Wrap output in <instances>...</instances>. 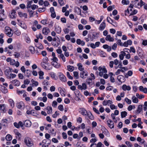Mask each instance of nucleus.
Returning <instances> with one entry per match:
<instances>
[{
  "mask_svg": "<svg viewBox=\"0 0 147 147\" xmlns=\"http://www.w3.org/2000/svg\"><path fill=\"white\" fill-rule=\"evenodd\" d=\"M125 54L126 53L123 51H121L120 52V54L119 55V58L121 60L123 59Z\"/></svg>",
  "mask_w": 147,
  "mask_h": 147,
  "instance_id": "obj_15",
  "label": "nucleus"
},
{
  "mask_svg": "<svg viewBox=\"0 0 147 147\" xmlns=\"http://www.w3.org/2000/svg\"><path fill=\"white\" fill-rule=\"evenodd\" d=\"M6 106L4 104L0 105V111H1L2 113H5L6 112V110L5 109Z\"/></svg>",
  "mask_w": 147,
  "mask_h": 147,
  "instance_id": "obj_9",
  "label": "nucleus"
},
{
  "mask_svg": "<svg viewBox=\"0 0 147 147\" xmlns=\"http://www.w3.org/2000/svg\"><path fill=\"white\" fill-rule=\"evenodd\" d=\"M15 58H18L20 56V54L19 53L15 52L13 54Z\"/></svg>",
  "mask_w": 147,
  "mask_h": 147,
  "instance_id": "obj_51",
  "label": "nucleus"
},
{
  "mask_svg": "<svg viewBox=\"0 0 147 147\" xmlns=\"http://www.w3.org/2000/svg\"><path fill=\"white\" fill-rule=\"evenodd\" d=\"M131 99L133 102L134 103H138V100L134 96L132 97Z\"/></svg>",
  "mask_w": 147,
  "mask_h": 147,
  "instance_id": "obj_29",
  "label": "nucleus"
},
{
  "mask_svg": "<svg viewBox=\"0 0 147 147\" xmlns=\"http://www.w3.org/2000/svg\"><path fill=\"white\" fill-rule=\"evenodd\" d=\"M8 101L10 106L12 107H13L14 105V102L13 100L11 99H10L8 100Z\"/></svg>",
  "mask_w": 147,
  "mask_h": 147,
  "instance_id": "obj_36",
  "label": "nucleus"
},
{
  "mask_svg": "<svg viewBox=\"0 0 147 147\" xmlns=\"http://www.w3.org/2000/svg\"><path fill=\"white\" fill-rule=\"evenodd\" d=\"M89 118L91 120H93L94 119L93 116L92 115L91 113L90 112H89L87 114Z\"/></svg>",
  "mask_w": 147,
  "mask_h": 147,
  "instance_id": "obj_41",
  "label": "nucleus"
},
{
  "mask_svg": "<svg viewBox=\"0 0 147 147\" xmlns=\"http://www.w3.org/2000/svg\"><path fill=\"white\" fill-rule=\"evenodd\" d=\"M122 88L124 91L126 90H130L131 89L130 87L129 86H127L125 84H124L123 85Z\"/></svg>",
  "mask_w": 147,
  "mask_h": 147,
  "instance_id": "obj_14",
  "label": "nucleus"
},
{
  "mask_svg": "<svg viewBox=\"0 0 147 147\" xmlns=\"http://www.w3.org/2000/svg\"><path fill=\"white\" fill-rule=\"evenodd\" d=\"M115 39L117 40V43L118 45L122 46V44L121 43V40L120 39L118 40L117 38H115Z\"/></svg>",
  "mask_w": 147,
  "mask_h": 147,
  "instance_id": "obj_45",
  "label": "nucleus"
},
{
  "mask_svg": "<svg viewBox=\"0 0 147 147\" xmlns=\"http://www.w3.org/2000/svg\"><path fill=\"white\" fill-rule=\"evenodd\" d=\"M129 3V0H122V3L123 5H127Z\"/></svg>",
  "mask_w": 147,
  "mask_h": 147,
  "instance_id": "obj_42",
  "label": "nucleus"
},
{
  "mask_svg": "<svg viewBox=\"0 0 147 147\" xmlns=\"http://www.w3.org/2000/svg\"><path fill=\"white\" fill-rule=\"evenodd\" d=\"M59 57L61 58L63 62L65 61V58L64 57V55L63 54H60Z\"/></svg>",
  "mask_w": 147,
  "mask_h": 147,
  "instance_id": "obj_44",
  "label": "nucleus"
},
{
  "mask_svg": "<svg viewBox=\"0 0 147 147\" xmlns=\"http://www.w3.org/2000/svg\"><path fill=\"white\" fill-rule=\"evenodd\" d=\"M46 109L47 110V113L48 114H51L52 113V109L51 107L48 106L46 108Z\"/></svg>",
  "mask_w": 147,
  "mask_h": 147,
  "instance_id": "obj_26",
  "label": "nucleus"
},
{
  "mask_svg": "<svg viewBox=\"0 0 147 147\" xmlns=\"http://www.w3.org/2000/svg\"><path fill=\"white\" fill-rule=\"evenodd\" d=\"M125 143L129 147H131L132 146V144L129 142L126 141Z\"/></svg>",
  "mask_w": 147,
  "mask_h": 147,
  "instance_id": "obj_54",
  "label": "nucleus"
},
{
  "mask_svg": "<svg viewBox=\"0 0 147 147\" xmlns=\"http://www.w3.org/2000/svg\"><path fill=\"white\" fill-rule=\"evenodd\" d=\"M60 93L61 95L63 96H65V91L63 90V89L60 88Z\"/></svg>",
  "mask_w": 147,
  "mask_h": 147,
  "instance_id": "obj_50",
  "label": "nucleus"
},
{
  "mask_svg": "<svg viewBox=\"0 0 147 147\" xmlns=\"http://www.w3.org/2000/svg\"><path fill=\"white\" fill-rule=\"evenodd\" d=\"M30 82V81L28 79H26L24 82V84H28Z\"/></svg>",
  "mask_w": 147,
  "mask_h": 147,
  "instance_id": "obj_63",
  "label": "nucleus"
},
{
  "mask_svg": "<svg viewBox=\"0 0 147 147\" xmlns=\"http://www.w3.org/2000/svg\"><path fill=\"white\" fill-rule=\"evenodd\" d=\"M17 107L19 109H23L24 108V104L23 102H20L17 103Z\"/></svg>",
  "mask_w": 147,
  "mask_h": 147,
  "instance_id": "obj_10",
  "label": "nucleus"
},
{
  "mask_svg": "<svg viewBox=\"0 0 147 147\" xmlns=\"http://www.w3.org/2000/svg\"><path fill=\"white\" fill-rule=\"evenodd\" d=\"M1 91L3 93H6L8 92V90L6 88L2 85H0Z\"/></svg>",
  "mask_w": 147,
  "mask_h": 147,
  "instance_id": "obj_8",
  "label": "nucleus"
},
{
  "mask_svg": "<svg viewBox=\"0 0 147 147\" xmlns=\"http://www.w3.org/2000/svg\"><path fill=\"white\" fill-rule=\"evenodd\" d=\"M38 44L39 45V46H37L38 44L36 45V46L37 47L38 49H42L43 48V46L40 43H38Z\"/></svg>",
  "mask_w": 147,
  "mask_h": 147,
  "instance_id": "obj_55",
  "label": "nucleus"
},
{
  "mask_svg": "<svg viewBox=\"0 0 147 147\" xmlns=\"http://www.w3.org/2000/svg\"><path fill=\"white\" fill-rule=\"evenodd\" d=\"M55 30L57 33L59 34L61 32V29L60 27L59 26H56L55 28Z\"/></svg>",
  "mask_w": 147,
  "mask_h": 147,
  "instance_id": "obj_33",
  "label": "nucleus"
},
{
  "mask_svg": "<svg viewBox=\"0 0 147 147\" xmlns=\"http://www.w3.org/2000/svg\"><path fill=\"white\" fill-rule=\"evenodd\" d=\"M110 108L112 110L116 109L117 108V106H115L113 104H111L110 105Z\"/></svg>",
  "mask_w": 147,
  "mask_h": 147,
  "instance_id": "obj_52",
  "label": "nucleus"
},
{
  "mask_svg": "<svg viewBox=\"0 0 147 147\" xmlns=\"http://www.w3.org/2000/svg\"><path fill=\"white\" fill-rule=\"evenodd\" d=\"M106 40L109 41L110 42H113L114 41V39L111 37L110 35H107L105 38Z\"/></svg>",
  "mask_w": 147,
  "mask_h": 147,
  "instance_id": "obj_22",
  "label": "nucleus"
},
{
  "mask_svg": "<svg viewBox=\"0 0 147 147\" xmlns=\"http://www.w3.org/2000/svg\"><path fill=\"white\" fill-rule=\"evenodd\" d=\"M24 142L28 146H31L33 145L31 139L28 137H26L24 139Z\"/></svg>",
  "mask_w": 147,
  "mask_h": 147,
  "instance_id": "obj_3",
  "label": "nucleus"
},
{
  "mask_svg": "<svg viewBox=\"0 0 147 147\" xmlns=\"http://www.w3.org/2000/svg\"><path fill=\"white\" fill-rule=\"evenodd\" d=\"M18 14L21 17H24L25 18H27V15L26 13H23L22 12H19L18 13Z\"/></svg>",
  "mask_w": 147,
  "mask_h": 147,
  "instance_id": "obj_21",
  "label": "nucleus"
},
{
  "mask_svg": "<svg viewBox=\"0 0 147 147\" xmlns=\"http://www.w3.org/2000/svg\"><path fill=\"white\" fill-rule=\"evenodd\" d=\"M62 135L63 138L64 139H65L67 138V134L65 132H63L62 133Z\"/></svg>",
  "mask_w": 147,
  "mask_h": 147,
  "instance_id": "obj_64",
  "label": "nucleus"
},
{
  "mask_svg": "<svg viewBox=\"0 0 147 147\" xmlns=\"http://www.w3.org/2000/svg\"><path fill=\"white\" fill-rule=\"evenodd\" d=\"M137 140L142 144H144L146 142L144 139H142L140 137H139L137 138Z\"/></svg>",
  "mask_w": 147,
  "mask_h": 147,
  "instance_id": "obj_27",
  "label": "nucleus"
},
{
  "mask_svg": "<svg viewBox=\"0 0 147 147\" xmlns=\"http://www.w3.org/2000/svg\"><path fill=\"white\" fill-rule=\"evenodd\" d=\"M82 86V90H85L87 89V86L85 83H83Z\"/></svg>",
  "mask_w": 147,
  "mask_h": 147,
  "instance_id": "obj_57",
  "label": "nucleus"
},
{
  "mask_svg": "<svg viewBox=\"0 0 147 147\" xmlns=\"http://www.w3.org/2000/svg\"><path fill=\"white\" fill-rule=\"evenodd\" d=\"M59 78L60 80L62 82L66 81V78L65 76L62 73H60L59 74Z\"/></svg>",
  "mask_w": 147,
  "mask_h": 147,
  "instance_id": "obj_7",
  "label": "nucleus"
},
{
  "mask_svg": "<svg viewBox=\"0 0 147 147\" xmlns=\"http://www.w3.org/2000/svg\"><path fill=\"white\" fill-rule=\"evenodd\" d=\"M81 114L84 115L86 116L88 113L87 112V111L84 108H82L81 109Z\"/></svg>",
  "mask_w": 147,
  "mask_h": 147,
  "instance_id": "obj_28",
  "label": "nucleus"
},
{
  "mask_svg": "<svg viewBox=\"0 0 147 147\" xmlns=\"http://www.w3.org/2000/svg\"><path fill=\"white\" fill-rule=\"evenodd\" d=\"M112 56L114 58H116L117 57L118 55L115 52H113L111 54Z\"/></svg>",
  "mask_w": 147,
  "mask_h": 147,
  "instance_id": "obj_61",
  "label": "nucleus"
},
{
  "mask_svg": "<svg viewBox=\"0 0 147 147\" xmlns=\"http://www.w3.org/2000/svg\"><path fill=\"white\" fill-rule=\"evenodd\" d=\"M127 115V113L126 111H122L121 112V116L122 118L125 117Z\"/></svg>",
  "mask_w": 147,
  "mask_h": 147,
  "instance_id": "obj_40",
  "label": "nucleus"
},
{
  "mask_svg": "<svg viewBox=\"0 0 147 147\" xmlns=\"http://www.w3.org/2000/svg\"><path fill=\"white\" fill-rule=\"evenodd\" d=\"M77 66H78V69L79 70L82 71L84 70V68L82 67V65L81 63H78Z\"/></svg>",
  "mask_w": 147,
  "mask_h": 147,
  "instance_id": "obj_37",
  "label": "nucleus"
},
{
  "mask_svg": "<svg viewBox=\"0 0 147 147\" xmlns=\"http://www.w3.org/2000/svg\"><path fill=\"white\" fill-rule=\"evenodd\" d=\"M125 101L128 104H130L131 103V101L129 99L127 98H125Z\"/></svg>",
  "mask_w": 147,
  "mask_h": 147,
  "instance_id": "obj_48",
  "label": "nucleus"
},
{
  "mask_svg": "<svg viewBox=\"0 0 147 147\" xmlns=\"http://www.w3.org/2000/svg\"><path fill=\"white\" fill-rule=\"evenodd\" d=\"M142 110V105H139L138 107V109L136 111V113L137 114L139 113Z\"/></svg>",
  "mask_w": 147,
  "mask_h": 147,
  "instance_id": "obj_24",
  "label": "nucleus"
},
{
  "mask_svg": "<svg viewBox=\"0 0 147 147\" xmlns=\"http://www.w3.org/2000/svg\"><path fill=\"white\" fill-rule=\"evenodd\" d=\"M11 82L14 84V86H18L20 85V82L17 80H13L11 81Z\"/></svg>",
  "mask_w": 147,
  "mask_h": 147,
  "instance_id": "obj_12",
  "label": "nucleus"
},
{
  "mask_svg": "<svg viewBox=\"0 0 147 147\" xmlns=\"http://www.w3.org/2000/svg\"><path fill=\"white\" fill-rule=\"evenodd\" d=\"M50 75L51 76V77L54 79H55L56 75L55 73L54 72H51L50 73Z\"/></svg>",
  "mask_w": 147,
  "mask_h": 147,
  "instance_id": "obj_62",
  "label": "nucleus"
},
{
  "mask_svg": "<svg viewBox=\"0 0 147 147\" xmlns=\"http://www.w3.org/2000/svg\"><path fill=\"white\" fill-rule=\"evenodd\" d=\"M15 134L17 139L19 140L22 137L21 134L18 132H15Z\"/></svg>",
  "mask_w": 147,
  "mask_h": 147,
  "instance_id": "obj_25",
  "label": "nucleus"
},
{
  "mask_svg": "<svg viewBox=\"0 0 147 147\" xmlns=\"http://www.w3.org/2000/svg\"><path fill=\"white\" fill-rule=\"evenodd\" d=\"M88 75L87 72L86 71H84L80 74V77L84 78V76H87Z\"/></svg>",
  "mask_w": 147,
  "mask_h": 147,
  "instance_id": "obj_19",
  "label": "nucleus"
},
{
  "mask_svg": "<svg viewBox=\"0 0 147 147\" xmlns=\"http://www.w3.org/2000/svg\"><path fill=\"white\" fill-rule=\"evenodd\" d=\"M108 126L111 129L113 128L114 127V123L111 119H109L107 121Z\"/></svg>",
  "mask_w": 147,
  "mask_h": 147,
  "instance_id": "obj_4",
  "label": "nucleus"
},
{
  "mask_svg": "<svg viewBox=\"0 0 147 147\" xmlns=\"http://www.w3.org/2000/svg\"><path fill=\"white\" fill-rule=\"evenodd\" d=\"M16 75L12 73H10L9 76L8 78L7 79H13L15 78L16 76Z\"/></svg>",
  "mask_w": 147,
  "mask_h": 147,
  "instance_id": "obj_35",
  "label": "nucleus"
},
{
  "mask_svg": "<svg viewBox=\"0 0 147 147\" xmlns=\"http://www.w3.org/2000/svg\"><path fill=\"white\" fill-rule=\"evenodd\" d=\"M76 43L78 45H81L82 46L85 45V42L83 40H81L80 39H78L76 40Z\"/></svg>",
  "mask_w": 147,
  "mask_h": 147,
  "instance_id": "obj_18",
  "label": "nucleus"
},
{
  "mask_svg": "<svg viewBox=\"0 0 147 147\" xmlns=\"http://www.w3.org/2000/svg\"><path fill=\"white\" fill-rule=\"evenodd\" d=\"M75 12L78 14L79 15L80 14V13L81 12V10L78 7H76L75 8Z\"/></svg>",
  "mask_w": 147,
  "mask_h": 147,
  "instance_id": "obj_30",
  "label": "nucleus"
},
{
  "mask_svg": "<svg viewBox=\"0 0 147 147\" xmlns=\"http://www.w3.org/2000/svg\"><path fill=\"white\" fill-rule=\"evenodd\" d=\"M38 74L39 76V79H43L44 77L43 76L44 74V72L42 71H40L38 72Z\"/></svg>",
  "mask_w": 147,
  "mask_h": 147,
  "instance_id": "obj_34",
  "label": "nucleus"
},
{
  "mask_svg": "<svg viewBox=\"0 0 147 147\" xmlns=\"http://www.w3.org/2000/svg\"><path fill=\"white\" fill-rule=\"evenodd\" d=\"M31 121L28 120H26L24 123L25 126L27 127H30L31 125Z\"/></svg>",
  "mask_w": 147,
  "mask_h": 147,
  "instance_id": "obj_16",
  "label": "nucleus"
},
{
  "mask_svg": "<svg viewBox=\"0 0 147 147\" xmlns=\"http://www.w3.org/2000/svg\"><path fill=\"white\" fill-rule=\"evenodd\" d=\"M57 104V102L55 100L53 101L52 102V106L54 107H56Z\"/></svg>",
  "mask_w": 147,
  "mask_h": 147,
  "instance_id": "obj_60",
  "label": "nucleus"
},
{
  "mask_svg": "<svg viewBox=\"0 0 147 147\" xmlns=\"http://www.w3.org/2000/svg\"><path fill=\"white\" fill-rule=\"evenodd\" d=\"M92 79L91 78H88L86 79V82L88 84H90L92 83Z\"/></svg>",
  "mask_w": 147,
  "mask_h": 147,
  "instance_id": "obj_58",
  "label": "nucleus"
},
{
  "mask_svg": "<svg viewBox=\"0 0 147 147\" xmlns=\"http://www.w3.org/2000/svg\"><path fill=\"white\" fill-rule=\"evenodd\" d=\"M16 11L14 10H13L10 15V17L11 18H15L16 17Z\"/></svg>",
  "mask_w": 147,
  "mask_h": 147,
  "instance_id": "obj_23",
  "label": "nucleus"
},
{
  "mask_svg": "<svg viewBox=\"0 0 147 147\" xmlns=\"http://www.w3.org/2000/svg\"><path fill=\"white\" fill-rule=\"evenodd\" d=\"M29 50L31 53L33 54L35 53V49L32 46H30L29 47Z\"/></svg>",
  "mask_w": 147,
  "mask_h": 147,
  "instance_id": "obj_31",
  "label": "nucleus"
},
{
  "mask_svg": "<svg viewBox=\"0 0 147 147\" xmlns=\"http://www.w3.org/2000/svg\"><path fill=\"white\" fill-rule=\"evenodd\" d=\"M67 76V77L70 79L72 80L73 79V77L70 76V73L69 72H67L66 74Z\"/></svg>",
  "mask_w": 147,
  "mask_h": 147,
  "instance_id": "obj_56",
  "label": "nucleus"
},
{
  "mask_svg": "<svg viewBox=\"0 0 147 147\" xmlns=\"http://www.w3.org/2000/svg\"><path fill=\"white\" fill-rule=\"evenodd\" d=\"M26 72L27 76L28 77H29L31 75V71L29 69L26 70Z\"/></svg>",
  "mask_w": 147,
  "mask_h": 147,
  "instance_id": "obj_49",
  "label": "nucleus"
},
{
  "mask_svg": "<svg viewBox=\"0 0 147 147\" xmlns=\"http://www.w3.org/2000/svg\"><path fill=\"white\" fill-rule=\"evenodd\" d=\"M67 70L70 71H72L74 69V67L71 65H67Z\"/></svg>",
  "mask_w": 147,
  "mask_h": 147,
  "instance_id": "obj_32",
  "label": "nucleus"
},
{
  "mask_svg": "<svg viewBox=\"0 0 147 147\" xmlns=\"http://www.w3.org/2000/svg\"><path fill=\"white\" fill-rule=\"evenodd\" d=\"M52 44L55 47H57L59 45V43L58 42H57L56 41V42L53 41L52 42Z\"/></svg>",
  "mask_w": 147,
  "mask_h": 147,
  "instance_id": "obj_46",
  "label": "nucleus"
},
{
  "mask_svg": "<svg viewBox=\"0 0 147 147\" xmlns=\"http://www.w3.org/2000/svg\"><path fill=\"white\" fill-rule=\"evenodd\" d=\"M136 95L137 97L140 99H141L142 98H143L144 97V95H139L138 93H136Z\"/></svg>",
  "mask_w": 147,
  "mask_h": 147,
  "instance_id": "obj_38",
  "label": "nucleus"
},
{
  "mask_svg": "<svg viewBox=\"0 0 147 147\" xmlns=\"http://www.w3.org/2000/svg\"><path fill=\"white\" fill-rule=\"evenodd\" d=\"M5 139L7 141H10L12 139V136L9 134H7L6 136Z\"/></svg>",
  "mask_w": 147,
  "mask_h": 147,
  "instance_id": "obj_39",
  "label": "nucleus"
},
{
  "mask_svg": "<svg viewBox=\"0 0 147 147\" xmlns=\"http://www.w3.org/2000/svg\"><path fill=\"white\" fill-rule=\"evenodd\" d=\"M130 52H132L134 53H135L136 52V51L134 48L133 47H131L130 48Z\"/></svg>",
  "mask_w": 147,
  "mask_h": 147,
  "instance_id": "obj_59",
  "label": "nucleus"
},
{
  "mask_svg": "<svg viewBox=\"0 0 147 147\" xmlns=\"http://www.w3.org/2000/svg\"><path fill=\"white\" fill-rule=\"evenodd\" d=\"M103 144L102 143L100 142H98L96 145V144L93 143L90 145V147H102V145Z\"/></svg>",
  "mask_w": 147,
  "mask_h": 147,
  "instance_id": "obj_13",
  "label": "nucleus"
},
{
  "mask_svg": "<svg viewBox=\"0 0 147 147\" xmlns=\"http://www.w3.org/2000/svg\"><path fill=\"white\" fill-rule=\"evenodd\" d=\"M58 109L61 111H63V107L62 105H60L58 107Z\"/></svg>",
  "mask_w": 147,
  "mask_h": 147,
  "instance_id": "obj_53",
  "label": "nucleus"
},
{
  "mask_svg": "<svg viewBox=\"0 0 147 147\" xmlns=\"http://www.w3.org/2000/svg\"><path fill=\"white\" fill-rule=\"evenodd\" d=\"M105 27L106 24L105 22V20H104L100 25L99 29L100 30H103L104 29Z\"/></svg>",
  "mask_w": 147,
  "mask_h": 147,
  "instance_id": "obj_6",
  "label": "nucleus"
},
{
  "mask_svg": "<svg viewBox=\"0 0 147 147\" xmlns=\"http://www.w3.org/2000/svg\"><path fill=\"white\" fill-rule=\"evenodd\" d=\"M5 33L9 37H11L13 34V32L11 29L8 27H6L5 28Z\"/></svg>",
  "mask_w": 147,
  "mask_h": 147,
  "instance_id": "obj_2",
  "label": "nucleus"
},
{
  "mask_svg": "<svg viewBox=\"0 0 147 147\" xmlns=\"http://www.w3.org/2000/svg\"><path fill=\"white\" fill-rule=\"evenodd\" d=\"M10 64L11 65H15L17 67H18L20 65L19 62L18 61H16L14 59L11 60V62L10 63Z\"/></svg>",
  "mask_w": 147,
  "mask_h": 147,
  "instance_id": "obj_5",
  "label": "nucleus"
},
{
  "mask_svg": "<svg viewBox=\"0 0 147 147\" xmlns=\"http://www.w3.org/2000/svg\"><path fill=\"white\" fill-rule=\"evenodd\" d=\"M42 33L44 35H47L50 32L49 29L47 27L44 28L42 29Z\"/></svg>",
  "mask_w": 147,
  "mask_h": 147,
  "instance_id": "obj_11",
  "label": "nucleus"
},
{
  "mask_svg": "<svg viewBox=\"0 0 147 147\" xmlns=\"http://www.w3.org/2000/svg\"><path fill=\"white\" fill-rule=\"evenodd\" d=\"M98 70L100 71L99 72V75L100 76H102L104 73H106L107 72V71L105 68V66L101 67L100 66L98 68Z\"/></svg>",
  "mask_w": 147,
  "mask_h": 147,
  "instance_id": "obj_1",
  "label": "nucleus"
},
{
  "mask_svg": "<svg viewBox=\"0 0 147 147\" xmlns=\"http://www.w3.org/2000/svg\"><path fill=\"white\" fill-rule=\"evenodd\" d=\"M32 1H30L27 2V5L26 6L27 8H29L31 7V4L32 3Z\"/></svg>",
  "mask_w": 147,
  "mask_h": 147,
  "instance_id": "obj_43",
  "label": "nucleus"
},
{
  "mask_svg": "<svg viewBox=\"0 0 147 147\" xmlns=\"http://www.w3.org/2000/svg\"><path fill=\"white\" fill-rule=\"evenodd\" d=\"M74 76L76 78V79L78 78V73L77 71H74L73 72Z\"/></svg>",
  "mask_w": 147,
  "mask_h": 147,
  "instance_id": "obj_47",
  "label": "nucleus"
},
{
  "mask_svg": "<svg viewBox=\"0 0 147 147\" xmlns=\"http://www.w3.org/2000/svg\"><path fill=\"white\" fill-rule=\"evenodd\" d=\"M5 74L7 78L9 76L11 73V70L9 69H6L5 71Z\"/></svg>",
  "mask_w": 147,
  "mask_h": 147,
  "instance_id": "obj_20",
  "label": "nucleus"
},
{
  "mask_svg": "<svg viewBox=\"0 0 147 147\" xmlns=\"http://www.w3.org/2000/svg\"><path fill=\"white\" fill-rule=\"evenodd\" d=\"M51 63L54 67L57 68H59L60 66V64H58L57 61H52Z\"/></svg>",
  "mask_w": 147,
  "mask_h": 147,
  "instance_id": "obj_17",
  "label": "nucleus"
}]
</instances>
